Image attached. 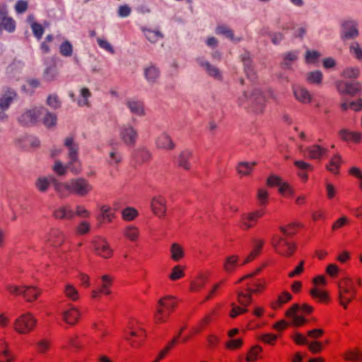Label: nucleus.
<instances>
[{"mask_svg": "<svg viewBox=\"0 0 362 362\" xmlns=\"http://www.w3.org/2000/svg\"><path fill=\"white\" fill-rule=\"evenodd\" d=\"M341 107L343 110L351 109L358 112L362 110V98H359L355 101H344L341 103Z\"/></svg>", "mask_w": 362, "mask_h": 362, "instance_id": "obj_45", "label": "nucleus"}, {"mask_svg": "<svg viewBox=\"0 0 362 362\" xmlns=\"http://www.w3.org/2000/svg\"><path fill=\"white\" fill-rule=\"evenodd\" d=\"M145 76L149 82H154L159 76V71L153 66H149L145 70Z\"/></svg>", "mask_w": 362, "mask_h": 362, "instance_id": "obj_58", "label": "nucleus"}, {"mask_svg": "<svg viewBox=\"0 0 362 362\" xmlns=\"http://www.w3.org/2000/svg\"><path fill=\"white\" fill-rule=\"evenodd\" d=\"M139 212L134 207H126L122 211V218L125 221H132L137 218Z\"/></svg>", "mask_w": 362, "mask_h": 362, "instance_id": "obj_47", "label": "nucleus"}, {"mask_svg": "<svg viewBox=\"0 0 362 362\" xmlns=\"http://www.w3.org/2000/svg\"><path fill=\"white\" fill-rule=\"evenodd\" d=\"M109 334L110 333L107 329H98L95 337L90 339L88 343V346L90 347H93L94 346H100L103 344L106 343Z\"/></svg>", "mask_w": 362, "mask_h": 362, "instance_id": "obj_36", "label": "nucleus"}, {"mask_svg": "<svg viewBox=\"0 0 362 362\" xmlns=\"http://www.w3.org/2000/svg\"><path fill=\"white\" fill-rule=\"evenodd\" d=\"M185 327L180 329L178 334L175 336L170 341H169L167 345L160 350L158 353V356L161 360L164 358L180 342V335L182 334Z\"/></svg>", "mask_w": 362, "mask_h": 362, "instance_id": "obj_37", "label": "nucleus"}, {"mask_svg": "<svg viewBox=\"0 0 362 362\" xmlns=\"http://www.w3.org/2000/svg\"><path fill=\"white\" fill-rule=\"evenodd\" d=\"M16 355L11 351L10 345L4 339H0V362H15Z\"/></svg>", "mask_w": 362, "mask_h": 362, "instance_id": "obj_24", "label": "nucleus"}, {"mask_svg": "<svg viewBox=\"0 0 362 362\" xmlns=\"http://www.w3.org/2000/svg\"><path fill=\"white\" fill-rule=\"evenodd\" d=\"M256 162H240L237 166V171L240 176H247L251 174Z\"/></svg>", "mask_w": 362, "mask_h": 362, "instance_id": "obj_42", "label": "nucleus"}, {"mask_svg": "<svg viewBox=\"0 0 362 362\" xmlns=\"http://www.w3.org/2000/svg\"><path fill=\"white\" fill-rule=\"evenodd\" d=\"M340 138L347 142L360 143L362 141V133L342 129L339 132Z\"/></svg>", "mask_w": 362, "mask_h": 362, "instance_id": "obj_33", "label": "nucleus"}, {"mask_svg": "<svg viewBox=\"0 0 362 362\" xmlns=\"http://www.w3.org/2000/svg\"><path fill=\"white\" fill-rule=\"evenodd\" d=\"M306 78L308 83L318 85L322 80V74L319 71H312L307 74Z\"/></svg>", "mask_w": 362, "mask_h": 362, "instance_id": "obj_56", "label": "nucleus"}, {"mask_svg": "<svg viewBox=\"0 0 362 362\" xmlns=\"http://www.w3.org/2000/svg\"><path fill=\"white\" fill-rule=\"evenodd\" d=\"M208 280V276L205 274H200L194 278L190 283V291L197 292L204 288Z\"/></svg>", "mask_w": 362, "mask_h": 362, "instance_id": "obj_38", "label": "nucleus"}, {"mask_svg": "<svg viewBox=\"0 0 362 362\" xmlns=\"http://www.w3.org/2000/svg\"><path fill=\"white\" fill-rule=\"evenodd\" d=\"M92 245L95 254L103 258H110L113 255V250L111 248L107 240L103 237H95L92 240Z\"/></svg>", "mask_w": 362, "mask_h": 362, "instance_id": "obj_11", "label": "nucleus"}, {"mask_svg": "<svg viewBox=\"0 0 362 362\" xmlns=\"http://www.w3.org/2000/svg\"><path fill=\"white\" fill-rule=\"evenodd\" d=\"M267 213L264 207H259L252 211L245 213L241 215L239 226L244 230H247L254 227L258 220L262 218Z\"/></svg>", "mask_w": 362, "mask_h": 362, "instance_id": "obj_9", "label": "nucleus"}, {"mask_svg": "<svg viewBox=\"0 0 362 362\" xmlns=\"http://www.w3.org/2000/svg\"><path fill=\"white\" fill-rule=\"evenodd\" d=\"M190 157H191L190 152H189V151L182 152L180 156V160H179L180 165L186 170L189 169L190 164L188 162V160L190 158Z\"/></svg>", "mask_w": 362, "mask_h": 362, "instance_id": "obj_63", "label": "nucleus"}, {"mask_svg": "<svg viewBox=\"0 0 362 362\" xmlns=\"http://www.w3.org/2000/svg\"><path fill=\"white\" fill-rule=\"evenodd\" d=\"M337 88L340 94L356 95L362 91L361 84L358 82L348 83L339 81L337 83Z\"/></svg>", "mask_w": 362, "mask_h": 362, "instance_id": "obj_16", "label": "nucleus"}, {"mask_svg": "<svg viewBox=\"0 0 362 362\" xmlns=\"http://www.w3.org/2000/svg\"><path fill=\"white\" fill-rule=\"evenodd\" d=\"M45 241L49 246L60 247L65 242V234L59 228H52L46 235Z\"/></svg>", "mask_w": 362, "mask_h": 362, "instance_id": "obj_17", "label": "nucleus"}, {"mask_svg": "<svg viewBox=\"0 0 362 362\" xmlns=\"http://www.w3.org/2000/svg\"><path fill=\"white\" fill-rule=\"evenodd\" d=\"M100 215L102 219L107 223H110L115 218V213L111 207L107 205H103L100 208Z\"/></svg>", "mask_w": 362, "mask_h": 362, "instance_id": "obj_48", "label": "nucleus"}, {"mask_svg": "<svg viewBox=\"0 0 362 362\" xmlns=\"http://www.w3.org/2000/svg\"><path fill=\"white\" fill-rule=\"evenodd\" d=\"M114 281V277L110 274H104L100 277V284L98 290L91 291L90 296L93 299H97L100 294L108 296L111 293V287Z\"/></svg>", "mask_w": 362, "mask_h": 362, "instance_id": "obj_13", "label": "nucleus"}, {"mask_svg": "<svg viewBox=\"0 0 362 362\" xmlns=\"http://www.w3.org/2000/svg\"><path fill=\"white\" fill-rule=\"evenodd\" d=\"M53 216L57 219L71 220L75 216V213L70 205H63L54 210Z\"/></svg>", "mask_w": 362, "mask_h": 362, "instance_id": "obj_26", "label": "nucleus"}, {"mask_svg": "<svg viewBox=\"0 0 362 362\" xmlns=\"http://www.w3.org/2000/svg\"><path fill=\"white\" fill-rule=\"evenodd\" d=\"M266 325V322L259 318L251 320L247 325V329L249 330H255L263 327Z\"/></svg>", "mask_w": 362, "mask_h": 362, "instance_id": "obj_62", "label": "nucleus"}, {"mask_svg": "<svg viewBox=\"0 0 362 362\" xmlns=\"http://www.w3.org/2000/svg\"><path fill=\"white\" fill-rule=\"evenodd\" d=\"M16 21L8 16V9L5 4H0V32L6 30L13 33L16 30Z\"/></svg>", "mask_w": 362, "mask_h": 362, "instance_id": "obj_14", "label": "nucleus"}, {"mask_svg": "<svg viewBox=\"0 0 362 362\" xmlns=\"http://www.w3.org/2000/svg\"><path fill=\"white\" fill-rule=\"evenodd\" d=\"M294 165L298 169L297 174L298 177L303 181L306 182L308 179V173L313 170V167L308 163L303 160H296Z\"/></svg>", "mask_w": 362, "mask_h": 362, "instance_id": "obj_32", "label": "nucleus"}, {"mask_svg": "<svg viewBox=\"0 0 362 362\" xmlns=\"http://www.w3.org/2000/svg\"><path fill=\"white\" fill-rule=\"evenodd\" d=\"M320 57L321 54L318 52L308 50L305 54V62L307 64H316Z\"/></svg>", "mask_w": 362, "mask_h": 362, "instance_id": "obj_59", "label": "nucleus"}, {"mask_svg": "<svg viewBox=\"0 0 362 362\" xmlns=\"http://www.w3.org/2000/svg\"><path fill=\"white\" fill-rule=\"evenodd\" d=\"M64 145L69 149V162L66 166L62 164L61 162L57 161L53 167V170L59 175L65 174L66 169H69L74 174H78L81 170V165L78 160V146L74 142L72 137H67L65 139Z\"/></svg>", "mask_w": 362, "mask_h": 362, "instance_id": "obj_4", "label": "nucleus"}, {"mask_svg": "<svg viewBox=\"0 0 362 362\" xmlns=\"http://www.w3.org/2000/svg\"><path fill=\"white\" fill-rule=\"evenodd\" d=\"M313 283L314 287L310 291L312 297L320 302H327L328 300V295L323 289V287L327 284L325 276L323 275H318L313 279Z\"/></svg>", "mask_w": 362, "mask_h": 362, "instance_id": "obj_10", "label": "nucleus"}, {"mask_svg": "<svg viewBox=\"0 0 362 362\" xmlns=\"http://www.w3.org/2000/svg\"><path fill=\"white\" fill-rule=\"evenodd\" d=\"M298 228V224L296 223H291L284 226L280 227V230L285 236L292 235L295 234Z\"/></svg>", "mask_w": 362, "mask_h": 362, "instance_id": "obj_57", "label": "nucleus"}, {"mask_svg": "<svg viewBox=\"0 0 362 362\" xmlns=\"http://www.w3.org/2000/svg\"><path fill=\"white\" fill-rule=\"evenodd\" d=\"M170 258L174 262H179L185 257V250L183 247L177 243H174L170 247Z\"/></svg>", "mask_w": 362, "mask_h": 362, "instance_id": "obj_40", "label": "nucleus"}, {"mask_svg": "<svg viewBox=\"0 0 362 362\" xmlns=\"http://www.w3.org/2000/svg\"><path fill=\"white\" fill-rule=\"evenodd\" d=\"M243 341L240 338L238 339H230L226 344V346L228 349L235 350L240 349L243 346Z\"/></svg>", "mask_w": 362, "mask_h": 362, "instance_id": "obj_61", "label": "nucleus"}, {"mask_svg": "<svg viewBox=\"0 0 362 362\" xmlns=\"http://www.w3.org/2000/svg\"><path fill=\"white\" fill-rule=\"evenodd\" d=\"M265 243L262 238H254L252 240V249L250 253L244 259L243 264H247L252 262L256 257H257Z\"/></svg>", "mask_w": 362, "mask_h": 362, "instance_id": "obj_27", "label": "nucleus"}, {"mask_svg": "<svg viewBox=\"0 0 362 362\" xmlns=\"http://www.w3.org/2000/svg\"><path fill=\"white\" fill-rule=\"evenodd\" d=\"M64 295L66 298L73 301H76L80 298V295L76 286L71 284H66L64 289Z\"/></svg>", "mask_w": 362, "mask_h": 362, "instance_id": "obj_44", "label": "nucleus"}, {"mask_svg": "<svg viewBox=\"0 0 362 362\" xmlns=\"http://www.w3.org/2000/svg\"><path fill=\"white\" fill-rule=\"evenodd\" d=\"M265 103V97L259 90H255L247 99V107L251 108L255 112H261L263 110Z\"/></svg>", "mask_w": 362, "mask_h": 362, "instance_id": "obj_18", "label": "nucleus"}, {"mask_svg": "<svg viewBox=\"0 0 362 362\" xmlns=\"http://www.w3.org/2000/svg\"><path fill=\"white\" fill-rule=\"evenodd\" d=\"M16 94L14 92L8 90L4 96L0 98V109L6 110L13 101Z\"/></svg>", "mask_w": 362, "mask_h": 362, "instance_id": "obj_49", "label": "nucleus"}, {"mask_svg": "<svg viewBox=\"0 0 362 362\" xmlns=\"http://www.w3.org/2000/svg\"><path fill=\"white\" fill-rule=\"evenodd\" d=\"M257 198L260 207L265 208L269 202V192L266 189L260 188L257 190Z\"/></svg>", "mask_w": 362, "mask_h": 362, "instance_id": "obj_50", "label": "nucleus"}, {"mask_svg": "<svg viewBox=\"0 0 362 362\" xmlns=\"http://www.w3.org/2000/svg\"><path fill=\"white\" fill-rule=\"evenodd\" d=\"M42 293V289L35 286H24L23 297L27 302L35 301Z\"/></svg>", "mask_w": 362, "mask_h": 362, "instance_id": "obj_29", "label": "nucleus"}, {"mask_svg": "<svg viewBox=\"0 0 362 362\" xmlns=\"http://www.w3.org/2000/svg\"><path fill=\"white\" fill-rule=\"evenodd\" d=\"M344 360L351 362L362 361V349L357 347L351 348L343 354Z\"/></svg>", "mask_w": 362, "mask_h": 362, "instance_id": "obj_35", "label": "nucleus"}, {"mask_svg": "<svg viewBox=\"0 0 362 362\" xmlns=\"http://www.w3.org/2000/svg\"><path fill=\"white\" fill-rule=\"evenodd\" d=\"M45 111V109L42 107L28 110L19 117V122L25 126L33 125L37 122L40 115L42 114Z\"/></svg>", "mask_w": 362, "mask_h": 362, "instance_id": "obj_19", "label": "nucleus"}, {"mask_svg": "<svg viewBox=\"0 0 362 362\" xmlns=\"http://www.w3.org/2000/svg\"><path fill=\"white\" fill-rule=\"evenodd\" d=\"M350 52L353 54L357 59H362V48L360 47L358 43L354 42L350 46Z\"/></svg>", "mask_w": 362, "mask_h": 362, "instance_id": "obj_64", "label": "nucleus"}, {"mask_svg": "<svg viewBox=\"0 0 362 362\" xmlns=\"http://www.w3.org/2000/svg\"><path fill=\"white\" fill-rule=\"evenodd\" d=\"M279 337V335L274 334L273 333H264L260 334L258 339L266 344L274 346L275 345Z\"/></svg>", "mask_w": 362, "mask_h": 362, "instance_id": "obj_53", "label": "nucleus"}, {"mask_svg": "<svg viewBox=\"0 0 362 362\" xmlns=\"http://www.w3.org/2000/svg\"><path fill=\"white\" fill-rule=\"evenodd\" d=\"M245 264L243 261L240 262V259L238 255H232L226 257L223 262V269L226 273L231 274Z\"/></svg>", "mask_w": 362, "mask_h": 362, "instance_id": "obj_22", "label": "nucleus"}, {"mask_svg": "<svg viewBox=\"0 0 362 362\" xmlns=\"http://www.w3.org/2000/svg\"><path fill=\"white\" fill-rule=\"evenodd\" d=\"M127 105L132 114L138 116L144 115V107L141 101L130 100L127 102Z\"/></svg>", "mask_w": 362, "mask_h": 362, "instance_id": "obj_41", "label": "nucleus"}, {"mask_svg": "<svg viewBox=\"0 0 362 362\" xmlns=\"http://www.w3.org/2000/svg\"><path fill=\"white\" fill-rule=\"evenodd\" d=\"M81 316L80 310L74 305H69L61 313L62 320L70 326L76 325Z\"/></svg>", "mask_w": 362, "mask_h": 362, "instance_id": "obj_15", "label": "nucleus"}, {"mask_svg": "<svg viewBox=\"0 0 362 362\" xmlns=\"http://www.w3.org/2000/svg\"><path fill=\"white\" fill-rule=\"evenodd\" d=\"M262 352V348L259 345H255L250 348L248 351L246 356V361L247 362H255L259 358Z\"/></svg>", "mask_w": 362, "mask_h": 362, "instance_id": "obj_46", "label": "nucleus"}, {"mask_svg": "<svg viewBox=\"0 0 362 362\" xmlns=\"http://www.w3.org/2000/svg\"><path fill=\"white\" fill-rule=\"evenodd\" d=\"M67 346L70 348L78 350L81 348V344L79 341L78 336L76 334L71 335L66 339Z\"/></svg>", "mask_w": 362, "mask_h": 362, "instance_id": "obj_60", "label": "nucleus"}, {"mask_svg": "<svg viewBox=\"0 0 362 362\" xmlns=\"http://www.w3.org/2000/svg\"><path fill=\"white\" fill-rule=\"evenodd\" d=\"M59 53L63 57H71L73 54V45L68 40H64L59 46Z\"/></svg>", "mask_w": 362, "mask_h": 362, "instance_id": "obj_54", "label": "nucleus"}, {"mask_svg": "<svg viewBox=\"0 0 362 362\" xmlns=\"http://www.w3.org/2000/svg\"><path fill=\"white\" fill-rule=\"evenodd\" d=\"M271 245L277 254L284 257H291L296 250L293 242L277 234L272 237Z\"/></svg>", "mask_w": 362, "mask_h": 362, "instance_id": "obj_8", "label": "nucleus"}, {"mask_svg": "<svg viewBox=\"0 0 362 362\" xmlns=\"http://www.w3.org/2000/svg\"><path fill=\"white\" fill-rule=\"evenodd\" d=\"M110 146L112 147V149L109 153L108 163L112 165H117L122 161V157L120 153L114 148L112 143L110 144Z\"/></svg>", "mask_w": 362, "mask_h": 362, "instance_id": "obj_52", "label": "nucleus"}, {"mask_svg": "<svg viewBox=\"0 0 362 362\" xmlns=\"http://www.w3.org/2000/svg\"><path fill=\"white\" fill-rule=\"evenodd\" d=\"M185 275V267L180 264H177L174 266L170 274H168V278L173 281H175L182 279Z\"/></svg>", "mask_w": 362, "mask_h": 362, "instance_id": "obj_43", "label": "nucleus"}, {"mask_svg": "<svg viewBox=\"0 0 362 362\" xmlns=\"http://www.w3.org/2000/svg\"><path fill=\"white\" fill-rule=\"evenodd\" d=\"M54 189L60 197H66L71 194L85 197L93 191V187L88 180L78 177L66 182H56Z\"/></svg>", "mask_w": 362, "mask_h": 362, "instance_id": "obj_2", "label": "nucleus"}, {"mask_svg": "<svg viewBox=\"0 0 362 362\" xmlns=\"http://www.w3.org/2000/svg\"><path fill=\"white\" fill-rule=\"evenodd\" d=\"M293 93L295 98L301 103L308 104L313 100V95L310 92L302 86H293Z\"/></svg>", "mask_w": 362, "mask_h": 362, "instance_id": "obj_20", "label": "nucleus"}, {"mask_svg": "<svg viewBox=\"0 0 362 362\" xmlns=\"http://www.w3.org/2000/svg\"><path fill=\"white\" fill-rule=\"evenodd\" d=\"M286 316L291 320L292 323L295 326H303L307 322L303 315L300 313V310L298 305H294L288 310Z\"/></svg>", "mask_w": 362, "mask_h": 362, "instance_id": "obj_21", "label": "nucleus"}, {"mask_svg": "<svg viewBox=\"0 0 362 362\" xmlns=\"http://www.w3.org/2000/svg\"><path fill=\"white\" fill-rule=\"evenodd\" d=\"M261 269H257L255 272L243 276L239 279L236 284L245 283L246 288L238 292V300L240 304L246 307L252 302L251 295L252 293H262L267 286L265 279H257L254 276L260 272Z\"/></svg>", "mask_w": 362, "mask_h": 362, "instance_id": "obj_1", "label": "nucleus"}, {"mask_svg": "<svg viewBox=\"0 0 362 362\" xmlns=\"http://www.w3.org/2000/svg\"><path fill=\"white\" fill-rule=\"evenodd\" d=\"M362 284L361 279L344 278L339 283V300L344 308L355 298L356 294V286Z\"/></svg>", "mask_w": 362, "mask_h": 362, "instance_id": "obj_6", "label": "nucleus"}, {"mask_svg": "<svg viewBox=\"0 0 362 362\" xmlns=\"http://www.w3.org/2000/svg\"><path fill=\"white\" fill-rule=\"evenodd\" d=\"M177 299L176 297L168 295L162 297L157 303L156 309L153 315V322L156 325L166 323L171 314L175 311Z\"/></svg>", "mask_w": 362, "mask_h": 362, "instance_id": "obj_5", "label": "nucleus"}, {"mask_svg": "<svg viewBox=\"0 0 362 362\" xmlns=\"http://www.w3.org/2000/svg\"><path fill=\"white\" fill-rule=\"evenodd\" d=\"M124 238L131 243H136L139 241L141 232L139 228L134 225H127L122 231Z\"/></svg>", "mask_w": 362, "mask_h": 362, "instance_id": "obj_25", "label": "nucleus"}, {"mask_svg": "<svg viewBox=\"0 0 362 362\" xmlns=\"http://www.w3.org/2000/svg\"><path fill=\"white\" fill-rule=\"evenodd\" d=\"M37 320L30 312L20 315L13 322V329L19 334L26 335L34 331Z\"/></svg>", "mask_w": 362, "mask_h": 362, "instance_id": "obj_7", "label": "nucleus"}, {"mask_svg": "<svg viewBox=\"0 0 362 362\" xmlns=\"http://www.w3.org/2000/svg\"><path fill=\"white\" fill-rule=\"evenodd\" d=\"M120 134L122 140L127 145H134L137 139V133L132 127L122 128Z\"/></svg>", "mask_w": 362, "mask_h": 362, "instance_id": "obj_34", "label": "nucleus"}, {"mask_svg": "<svg viewBox=\"0 0 362 362\" xmlns=\"http://www.w3.org/2000/svg\"><path fill=\"white\" fill-rule=\"evenodd\" d=\"M327 153V149L320 145H313L303 151L305 156L310 159H320Z\"/></svg>", "mask_w": 362, "mask_h": 362, "instance_id": "obj_28", "label": "nucleus"}, {"mask_svg": "<svg viewBox=\"0 0 362 362\" xmlns=\"http://www.w3.org/2000/svg\"><path fill=\"white\" fill-rule=\"evenodd\" d=\"M358 35L356 23L354 21H345L342 24V38L351 39L354 38Z\"/></svg>", "mask_w": 362, "mask_h": 362, "instance_id": "obj_30", "label": "nucleus"}, {"mask_svg": "<svg viewBox=\"0 0 362 362\" xmlns=\"http://www.w3.org/2000/svg\"><path fill=\"white\" fill-rule=\"evenodd\" d=\"M156 146L159 148L170 150L175 146L171 138L166 134L158 136L156 141Z\"/></svg>", "mask_w": 362, "mask_h": 362, "instance_id": "obj_39", "label": "nucleus"}, {"mask_svg": "<svg viewBox=\"0 0 362 362\" xmlns=\"http://www.w3.org/2000/svg\"><path fill=\"white\" fill-rule=\"evenodd\" d=\"M292 298L290 293L284 291L281 293L278 298V300L272 303V308L274 309L280 308L282 305L288 303Z\"/></svg>", "mask_w": 362, "mask_h": 362, "instance_id": "obj_51", "label": "nucleus"}, {"mask_svg": "<svg viewBox=\"0 0 362 362\" xmlns=\"http://www.w3.org/2000/svg\"><path fill=\"white\" fill-rule=\"evenodd\" d=\"M341 161V157L339 155L334 156L327 165V170L333 173H337Z\"/></svg>", "mask_w": 362, "mask_h": 362, "instance_id": "obj_55", "label": "nucleus"}, {"mask_svg": "<svg viewBox=\"0 0 362 362\" xmlns=\"http://www.w3.org/2000/svg\"><path fill=\"white\" fill-rule=\"evenodd\" d=\"M165 199L161 196H156L152 199L151 206L154 215L159 218L165 216L166 211Z\"/></svg>", "mask_w": 362, "mask_h": 362, "instance_id": "obj_23", "label": "nucleus"}, {"mask_svg": "<svg viewBox=\"0 0 362 362\" xmlns=\"http://www.w3.org/2000/svg\"><path fill=\"white\" fill-rule=\"evenodd\" d=\"M123 337L133 349L140 348L146 338L143 323L136 318H131L124 330Z\"/></svg>", "mask_w": 362, "mask_h": 362, "instance_id": "obj_3", "label": "nucleus"}, {"mask_svg": "<svg viewBox=\"0 0 362 362\" xmlns=\"http://www.w3.org/2000/svg\"><path fill=\"white\" fill-rule=\"evenodd\" d=\"M267 185L270 187H278L279 192L284 197H290L294 194L292 187L284 181L280 177L271 175L267 179Z\"/></svg>", "mask_w": 362, "mask_h": 362, "instance_id": "obj_12", "label": "nucleus"}, {"mask_svg": "<svg viewBox=\"0 0 362 362\" xmlns=\"http://www.w3.org/2000/svg\"><path fill=\"white\" fill-rule=\"evenodd\" d=\"M58 182L52 176H41L37 178L35 182V187L38 191L45 192L52 184L54 186Z\"/></svg>", "mask_w": 362, "mask_h": 362, "instance_id": "obj_31", "label": "nucleus"}]
</instances>
